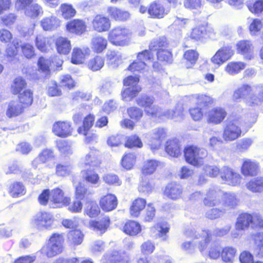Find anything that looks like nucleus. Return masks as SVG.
Returning <instances> with one entry per match:
<instances>
[{"mask_svg":"<svg viewBox=\"0 0 263 263\" xmlns=\"http://www.w3.org/2000/svg\"><path fill=\"white\" fill-rule=\"evenodd\" d=\"M169 12L159 1L152 3L148 9V13L153 18H161Z\"/></svg>","mask_w":263,"mask_h":263,"instance_id":"nucleus-18","label":"nucleus"},{"mask_svg":"<svg viewBox=\"0 0 263 263\" xmlns=\"http://www.w3.org/2000/svg\"><path fill=\"white\" fill-rule=\"evenodd\" d=\"M247 188L253 193L263 191V177H256L251 179L246 184Z\"/></svg>","mask_w":263,"mask_h":263,"instance_id":"nucleus-36","label":"nucleus"},{"mask_svg":"<svg viewBox=\"0 0 263 263\" xmlns=\"http://www.w3.org/2000/svg\"><path fill=\"white\" fill-rule=\"evenodd\" d=\"M131 35L130 31L127 28L118 26L111 29L108 34L109 41L116 46H124L128 44L127 39Z\"/></svg>","mask_w":263,"mask_h":263,"instance_id":"nucleus-6","label":"nucleus"},{"mask_svg":"<svg viewBox=\"0 0 263 263\" xmlns=\"http://www.w3.org/2000/svg\"><path fill=\"white\" fill-rule=\"evenodd\" d=\"M166 152L172 157H178L181 154L180 144L176 140H172L167 142Z\"/></svg>","mask_w":263,"mask_h":263,"instance_id":"nucleus-37","label":"nucleus"},{"mask_svg":"<svg viewBox=\"0 0 263 263\" xmlns=\"http://www.w3.org/2000/svg\"><path fill=\"white\" fill-rule=\"evenodd\" d=\"M107 44V40L100 35L94 36L91 41V48L94 52L97 53L102 52L106 49Z\"/></svg>","mask_w":263,"mask_h":263,"instance_id":"nucleus-29","label":"nucleus"},{"mask_svg":"<svg viewBox=\"0 0 263 263\" xmlns=\"http://www.w3.org/2000/svg\"><path fill=\"white\" fill-rule=\"evenodd\" d=\"M54 221V218L51 213L43 211L34 216L31 223L37 230H44L51 229Z\"/></svg>","mask_w":263,"mask_h":263,"instance_id":"nucleus-7","label":"nucleus"},{"mask_svg":"<svg viewBox=\"0 0 263 263\" xmlns=\"http://www.w3.org/2000/svg\"><path fill=\"white\" fill-rule=\"evenodd\" d=\"M43 13L42 7L37 4H32L28 6L25 9V14L26 16L35 18L39 16L42 15Z\"/></svg>","mask_w":263,"mask_h":263,"instance_id":"nucleus-43","label":"nucleus"},{"mask_svg":"<svg viewBox=\"0 0 263 263\" xmlns=\"http://www.w3.org/2000/svg\"><path fill=\"white\" fill-rule=\"evenodd\" d=\"M141 88L138 85H135L124 89L122 92V100L124 101H130L133 100L141 91Z\"/></svg>","mask_w":263,"mask_h":263,"instance_id":"nucleus-38","label":"nucleus"},{"mask_svg":"<svg viewBox=\"0 0 263 263\" xmlns=\"http://www.w3.org/2000/svg\"><path fill=\"white\" fill-rule=\"evenodd\" d=\"M184 235L186 238L192 239V241H185L181 245V249L189 254L195 253L196 248L203 254L212 240V234L208 230L197 232L189 229L184 232Z\"/></svg>","mask_w":263,"mask_h":263,"instance_id":"nucleus-1","label":"nucleus"},{"mask_svg":"<svg viewBox=\"0 0 263 263\" xmlns=\"http://www.w3.org/2000/svg\"><path fill=\"white\" fill-rule=\"evenodd\" d=\"M64 238L62 234H53L41 249V253L48 258L53 257L62 253Z\"/></svg>","mask_w":263,"mask_h":263,"instance_id":"nucleus-3","label":"nucleus"},{"mask_svg":"<svg viewBox=\"0 0 263 263\" xmlns=\"http://www.w3.org/2000/svg\"><path fill=\"white\" fill-rule=\"evenodd\" d=\"M104 64V59L98 55L89 60L87 64L89 69L93 71L100 70L103 67Z\"/></svg>","mask_w":263,"mask_h":263,"instance_id":"nucleus-53","label":"nucleus"},{"mask_svg":"<svg viewBox=\"0 0 263 263\" xmlns=\"http://www.w3.org/2000/svg\"><path fill=\"white\" fill-rule=\"evenodd\" d=\"M68 239L72 245H78L83 241V234L79 230L71 231L68 234Z\"/></svg>","mask_w":263,"mask_h":263,"instance_id":"nucleus-50","label":"nucleus"},{"mask_svg":"<svg viewBox=\"0 0 263 263\" xmlns=\"http://www.w3.org/2000/svg\"><path fill=\"white\" fill-rule=\"evenodd\" d=\"M182 189L180 185L171 183L168 184L164 191V195L170 199L176 200L181 197Z\"/></svg>","mask_w":263,"mask_h":263,"instance_id":"nucleus-23","label":"nucleus"},{"mask_svg":"<svg viewBox=\"0 0 263 263\" xmlns=\"http://www.w3.org/2000/svg\"><path fill=\"white\" fill-rule=\"evenodd\" d=\"M100 213V210L98 205L93 201H89L84 209V214L90 217H96Z\"/></svg>","mask_w":263,"mask_h":263,"instance_id":"nucleus-47","label":"nucleus"},{"mask_svg":"<svg viewBox=\"0 0 263 263\" xmlns=\"http://www.w3.org/2000/svg\"><path fill=\"white\" fill-rule=\"evenodd\" d=\"M207 151L203 148L191 145L184 149V156L186 162L194 166L202 164V159L207 156Z\"/></svg>","mask_w":263,"mask_h":263,"instance_id":"nucleus-5","label":"nucleus"},{"mask_svg":"<svg viewBox=\"0 0 263 263\" xmlns=\"http://www.w3.org/2000/svg\"><path fill=\"white\" fill-rule=\"evenodd\" d=\"M159 164V162L154 159H148L143 162L141 172L143 175L153 174Z\"/></svg>","mask_w":263,"mask_h":263,"instance_id":"nucleus-39","label":"nucleus"},{"mask_svg":"<svg viewBox=\"0 0 263 263\" xmlns=\"http://www.w3.org/2000/svg\"><path fill=\"white\" fill-rule=\"evenodd\" d=\"M94 119V116L91 115H89L85 117L83 121V126L79 127L78 129V133L87 136L89 129L93 124Z\"/></svg>","mask_w":263,"mask_h":263,"instance_id":"nucleus-56","label":"nucleus"},{"mask_svg":"<svg viewBox=\"0 0 263 263\" xmlns=\"http://www.w3.org/2000/svg\"><path fill=\"white\" fill-rule=\"evenodd\" d=\"M207 29L204 25L199 26L194 28L191 33L190 37L195 40H200L206 37Z\"/></svg>","mask_w":263,"mask_h":263,"instance_id":"nucleus-54","label":"nucleus"},{"mask_svg":"<svg viewBox=\"0 0 263 263\" xmlns=\"http://www.w3.org/2000/svg\"><path fill=\"white\" fill-rule=\"evenodd\" d=\"M130 257L124 252L114 251L108 255L103 263H129Z\"/></svg>","mask_w":263,"mask_h":263,"instance_id":"nucleus-20","label":"nucleus"},{"mask_svg":"<svg viewBox=\"0 0 263 263\" xmlns=\"http://www.w3.org/2000/svg\"><path fill=\"white\" fill-rule=\"evenodd\" d=\"M19 102L25 106L30 105L33 102V92L30 89H24L18 95Z\"/></svg>","mask_w":263,"mask_h":263,"instance_id":"nucleus-52","label":"nucleus"},{"mask_svg":"<svg viewBox=\"0 0 263 263\" xmlns=\"http://www.w3.org/2000/svg\"><path fill=\"white\" fill-rule=\"evenodd\" d=\"M247 6L253 13L258 14L263 11V0L249 1L247 3Z\"/></svg>","mask_w":263,"mask_h":263,"instance_id":"nucleus-55","label":"nucleus"},{"mask_svg":"<svg viewBox=\"0 0 263 263\" xmlns=\"http://www.w3.org/2000/svg\"><path fill=\"white\" fill-rule=\"evenodd\" d=\"M152 62V55L147 50L139 52L137 55V61L133 62L128 67L132 71H141L147 70V65Z\"/></svg>","mask_w":263,"mask_h":263,"instance_id":"nucleus-9","label":"nucleus"},{"mask_svg":"<svg viewBox=\"0 0 263 263\" xmlns=\"http://www.w3.org/2000/svg\"><path fill=\"white\" fill-rule=\"evenodd\" d=\"M60 20L55 16L45 17L41 21V25L45 31L55 30L60 26Z\"/></svg>","mask_w":263,"mask_h":263,"instance_id":"nucleus-28","label":"nucleus"},{"mask_svg":"<svg viewBox=\"0 0 263 263\" xmlns=\"http://www.w3.org/2000/svg\"><path fill=\"white\" fill-rule=\"evenodd\" d=\"M26 83L22 77L16 78L11 86V91L14 95L20 94L26 89Z\"/></svg>","mask_w":263,"mask_h":263,"instance_id":"nucleus-44","label":"nucleus"},{"mask_svg":"<svg viewBox=\"0 0 263 263\" xmlns=\"http://www.w3.org/2000/svg\"><path fill=\"white\" fill-rule=\"evenodd\" d=\"M106 58L109 64L116 66L122 62V56L121 54L117 51L108 50L106 53Z\"/></svg>","mask_w":263,"mask_h":263,"instance_id":"nucleus-51","label":"nucleus"},{"mask_svg":"<svg viewBox=\"0 0 263 263\" xmlns=\"http://www.w3.org/2000/svg\"><path fill=\"white\" fill-rule=\"evenodd\" d=\"M84 180L86 183L92 185L97 184L100 181L99 175L91 170H84L81 172Z\"/></svg>","mask_w":263,"mask_h":263,"instance_id":"nucleus-42","label":"nucleus"},{"mask_svg":"<svg viewBox=\"0 0 263 263\" xmlns=\"http://www.w3.org/2000/svg\"><path fill=\"white\" fill-rule=\"evenodd\" d=\"M85 22L81 20H74L69 22L67 25V30L71 33L77 34H82L86 29Z\"/></svg>","mask_w":263,"mask_h":263,"instance_id":"nucleus-27","label":"nucleus"},{"mask_svg":"<svg viewBox=\"0 0 263 263\" xmlns=\"http://www.w3.org/2000/svg\"><path fill=\"white\" fill-rule=\"evenodd\" d=\"M154 99L153 97L147 95H142L136 99V102L138 105L143 107L144 110L148 108L153 105Z\"/></svg>","mask_w":263,"mask_h":263,"instance_id":"nucleus-62","label":"nucleus"},{"mask_svg":"<svg viewBox=\"0 0 263 263\" xmlns=\"http://www.w3.org/2000/svg\"><path fill=\"white\" fill-rule=\"evenodd\" d=\"M52 130L59 137H66L71 134L72 128L68 122L58 121L53 125Z\"/></svg>","mask_w":263,"mask_h":263,"instance_id":"nucleus-17","label":"nucleus"},{"mask_svg":"<svg viewBox=\"0 0 263 263\" xmlns=\"http://www.w3.org/2000/svg\"><path fill=\"white\" fill-rule=\"evenodd\" d=\"M193 99L196 100L198 106L203 108L208 104L213 103L212 99L210 97L204 95H196L193 97Z\"/></svg>","mask_w":263,"mask_h":263,"instance_id":"nucleus-61","label":"nucleus"},{"mask_svg":"<svg viewBox=\"0 0 263 263\" xmlns=\"http://www.w3.org/2000/svg\"><path fill=\"white\" fill-rule=\"evenodd\" d=\"M146 203V200L143 198H138L135 199L130 208L131 216L134 217H138L141 211L145 208Z\"/></svg>","mask_w":263,"mask_h":263,"instance_id":"nucleus-32","label":"nucleus"},{"mask_svg":"<svg viewBox=\"0 0 263 263\" xmlns=\"http://www.w3.org/2000/svg\"><path fill=\"white\" fill-rule=\"evenodd\" d=\"M164 119H171L179 121L183 118V108L181 105L178 106L175 110H164Z\"/></svg>","mask_w":263,"mask_h":263,"instance_id":"nucleus-45","label":"nucleus"},{"mask_svg":"<svg viewBox=\"0 0 263 263\" xmlns=\"http://www.w3.org/2000/svg\"><path fill=\"white\" fill-rule=\"evenodd\" d=\"M109 224L110 220L109 217L105 216L99 221L92 220L90 221L89 227L93 230L102 234L106 231Z\"/></svg>","mask_w":263,"mask_h":263,"instance_id":"nucleus-25","label":"nucleus"},{"mask_svg":"<svg viewBox=\"0 0 263 263\" xmlns=\"http://www.w3.org/2000/svg\"><path fill=\"white\" fill-rule=\"evenodd\" d=\"M135 161V155L133 154H128L125 155L123 157L122 160V165L125 168L129 170L133 167Z\"/></svg>","mask_w":263,"mask_h":263,"instance_id":"nucleus-63","label":"nucleus"},{"mask_svg":"<svg viewBox=\"0 0 263 263\" xmlns=\"http://www.w3.org/2000/svg\"><path fill=\"white\" fill-rule=\"evenodd\" d=\"M123 231L128 235L135 236L141 231V228L138 222L131 220L125 224L123 227Z\"/></svg>","mask_w":263,"mask_h":263,"instance_id":"nucleus-41","label":"nucleus"},{"mask_svg":"<svg viewBox=\"0 0 263 263\" xmlns=\"http://www.w3.org/2000/svg\"><path fill=\"white\" fill-rule=\"evenodd\" d=\"M220 177L226 183L233 186L239 184L241 181L240 175L228 166L221 168Z\"/></svg>","mask_w":263,"mask_h":263,"instance_id":"nucleus-12","label":"nucleus"},{"mask_svg":"<svg viewBox=\"0 0 263 263\" xmlns=\"http://www.w3.org/2000/svg\"><path fill=\"white\" fill-rule=\"evenodd\" d=\"M258 171V164L250 159L244 160L241 167L242 173L245 176H255Z\"/></svg>","mask_w":263,"mask_h":263,"instance_id":"nucleus-24","label":"nucleus"},{"mask_svg":"<svg viewBox=\"0 0 263 263\" xmlns=\"http://www.w3.org/2000/svg\"><path fill=\"white\" fill-rule=\"evenodd\" d=\"M99 203L103 211L109 212L116 208L118 200L115 195L108 194L100 198Z\"/></svg>","mask_w":263,"mask_h":263,"instance_id":"nucleus-16","label":"nucleus"},{"mask_svg":"<svg viewBox=\"0 0 263 263\" xmlns=\"http://www.w3.org/2000/svg\"><path fill=\"white\" fill-rule=\"evenodd\" d=\"M258 86L252 87L248 84L242 85L234 91L232 96L233 100L238 102L240 99L245 98L246 104L249 106L258 105L259 104L254 103L249 104L247 102L248 100L251 98L254 97L255 99H257L259 97L256 92V88Z\"/></svg>","mask_w":263,"mask_h":263,"instance_id":"nucleus-8","label":"nucleus"},{"mask_svg":"<svg viewBox=\"0 0 263 263\" xmlns=\"http://www.w3.org/2000/svg\"><path fill=\"white\" fill-rule=\"evenodd\" d=\"M239 200L234 193L223 192L220 190H210L203 199L205 205L214 206L221 204L226 212L235 208Z\"/></svg>","mask_w":263,"mask_h":263,"instance_id":"nucleus-2","label":"nucleus"},{"mask_svg":"<svg viewBox=\"0 0 263 263\" xmlns=\"http://www.w3.org/2000/svg\"><path fill=\"white\" fill-rule=\"evenodd\" d=\"M242 123L240 117L234 115L230 116L222 134V138L226 142L234 141L241 136Z\"/></svg>","mask_w":263,"mask_h":263,"instance_id":"nucleus-4","label":"nucleus"},{"mask_svg":"<svg viewBox=\"0 0 263 263\" xmlns=\"http://www.w3.org/2000/svg\"><path fill=\"white\" fill-rule=\"evenodd\" d=\"M35 45L39 50L45 52L50 47V39L40 35H38L36 37Z\"/></svg>","mask_w":263,"mask_h":263,"instance_id":"nucleus-49","label":"nucleus"},{"mask_svg":"<svg viewBox=\"0 0 263 263\" xmlns=\"http://www.w3.org/2000/svg\"><path fill=\"white\" fill-rule=\"evenodd\" d=\"M236 253L237 251L234 248L226 247L221 251V259L224 263H233Z\"/></svg>","mask_w":263,"mask_h":263,"instance_id":"nucleus-33","label":"nucleus"},{"mask_svg":"<svg viewBox=\"0 0 263 263\" xmlns=\"http://www.w3.org/2000/svg\"><path fill=\"white\" fill-rule=\"evenodd\" d=\"M168 43L166 39L164 36H162L154 39L149 45V49L151 50L157 51L160 50L163 48L167 47Z\"/></svg>","mask_w":263,"mask_h":263,"instance_id":"nucleus-48","label":"nucleus"},{"mask_svg":"<svg viewBox=\"0 0 263 263\" xmlns=\"http://www.w3.org/2000/svg\"><path fill=\"white\" fill-rule=\"evenodd\" d=\"M89 54L90 50L88 47L74 48L71 54V63L74 64H82Z\"/></svg>","mask_w":263,"mask_h":263,"instance_id":"nucleus-21","label":"nucleus"},{"mask_svg":"<svg viewBox=\"0 0 263 263\" xmlns=\"http://www.w3.org/2000/svg\"><path fill=\"white\" fill-rule=\"evenodd\" d=\"M23 110V107L18 101H12L10 102L6 111L7 116L11 118L21 114Z\"/></svg>","mask_w":263,"mask_h":263,"instance_id":"nucleus-34","label":"nucleus"},{"mask_svg":"<svg viewBox=\"0 0 263 263\" xmlns=\"http://www.w3.org/2000/svg\"><path fill=\"white\" fill-rule=\"evenodd\" d=\"M98 153L95 149H90L81 159L83 167H98L100 161L98 158Z\"/></svg>","mask_w":263,"mask_h":263,"instance_id":"nucleus-19","label":"nucleus"},{"mask_svg":"<svg viewBox=\"0 0 263 263\" xmlns=\"http://www.w3.org/2000/svg\"><path fill=\"white\" fill-rule=\"evenodd\" d=\"M60 9L62 16L65 19L73 17L76 13V10L70 4H63L61 5Z\"/></svg>","mask_w":263,"mask_h":263,"instance_id":"nucleus-57","label":"nucleus"},{"mask_svg":"<svg viewBox=\"0 0 263 263\" xmlns=\"http://www.w3.org/2000/svg\"><path fill=\"white\" fill-rule=\"evenodd\" d=\"M9 192L13 197L23 195L25 193V187L21 182H16L10 186Z\"/></svg>","mask_w":263,"mask_h":263,"instance_id":"nucleus-59","label":"nucleus"},{"mask_svg":"<svg viewBox=\"0 0 263 263\" xmlns=\"http://www.w3.org/2000/svg\"><path fill=\"white\" fill-rule=\"evenodd\" d=\"M184 58L189 63L186 65V68H191L197 61L198 58V53L194 50H188L184 53Z\"/></svg>","mask_w":263,"mask_h":263,"instance_id":"nucleus-60","label":"nucleus"},{"mask_svg":"<svg viewBox=\"0 0 263 263\" xmlns=\"http://www.w3.org/2000/svg\"><path fill=\"white\" fill-rule=\"evenodd\" d=\"M252 217L251 214L248 213H243L240 214L238 218L235 223V229L237 231H245L249 227H251Z\"/></svg>","mask_w":263,"mask_h":263,"instance_id":"nucleus-26","label":"nucleus"},{"mask_svg":"<svg viewBox=\"0 0 263 263\" xmlns=\"http://www.w3.org/2000/svg\"><path fill=\"white\" fill-rule=\"evenodd\" d=\"M254 239L256 246V253L259 256L263 257V234H257L254 236Z\"/></svg>","mask_w":263,"mask_h":263,"instance_id":"nucleus-64","label":"nucleus"},{"mask_svg":"<svg viewBox=\"0 0 263 263\" xmlns=\"http://www.w3.org/2000/svg\"><path fill=\"white\" fill-rule=\"evenodd\" d=\"M238 53L243 54L247 59H251L253 57V46L250 41L242 40L236 44Z\"/></svg>","mask_w":263,"mask_h":263,"instance_id":"nucleus-22","label":"nucleus"},{"mask_svg":"<svg viewBox=\"0 0 263 263\" xmlns=\"http://www.w3.org/2000/svg\"><path fill=\"white\" fill-rule=\"evenodd\" d=\"M91 26L93 30L100 33L108 31L110 28L111 23L108 17L97 14L93 17Z\"/></svg>","mask_w":263,"mask_h":263,"instance_id":"nucleus-11","label":"nucleus"},{"mask_svg":"<svg viewBox=\"0 0 263 263\" xmlns=\"http://www.w3.org/2000/svg\"><path fill=\"white\" fill-rule=\"evenodd\" d=\"M53 157V153L51 149H46L32 161V165L36 168L39 164L44 163Z\"/></svg>","mask_w":263,"mask_h":263,"instance_id":"nucleus-40","label":"nucleus"},{"mask_svg":"<svg viewBox=\"0 0 263 263\" xmlns=\"http://www.w3.org/2000/svg\"><path fill=\"white\" fill-rule=\"evenodd\" d=\"M234 53V51L232 47L230 46H223L211 58V61L213 64L219 66L229 60Z\"/></svg>","mask_w":263,"mask_h":263,"instance_id":"nucleus-10","label":"nucleus"},{"mask_svg":"<svg viewBox=\"0 0 263 263\" xmlns=\"http://www.w3.org/2000/svg\"><path fill=\"white\" fill-rule=\"evenodd\" d=\"M57 146L61 153L68 155L72 153L71 144L65 140H60L57 141Z\"/></svg>","mask_w":263,"mask_h":263,"instance_id":"nucleus-58","label":"nucleus"},{"mask_svg":"<svg viewBox=\"0 0 263 263\" xmlns=\"http://www.w3.org/2000/svg\"><path fill=\"white\" fill-rule=\"evenodd\" d=\"M167 136V132L164 128H157L153 129L148 144L152 150L159 148L162 141Z\"/></svg>","mask_w":263,"mask_h":263,"instance_id":"nucleus-13","label":"nucleus"},{"mask_svg":"<svg viewBox=\"0 0 263 263\" xmlns=\"http://www.w3.org/2000/svg\"><path fill=\"white\" fill-rule=\"evenodd\" d=\"M246 64L242 62H230L224 68L225 71L230 75H235L246 67Z\"/></svg>","mask_w":263,"mask_h":263,"instance_id":"nucleus-31","label":"nucleus"},{"mask_svg":"<svg viewBox=\"0 0 263 263\" xmlns=\"http://www.w3.org/2000/svg\"><path fill=\"white\" fill-rule=\"evenodd\" d=\"M227 115L224 108L216 107L209 110L205 114V117L208 123L218 124L225 119Z\"/></svg>","mask_w":263,"mask_h":263,"instance_id":"nucleus-14","label":"nucleus"},{"mask_svg":"<svg viewBox=\"0 0 263 263\" xmlns=\"http://www.w3.org/2000/svg\"><path fill=\"white\" fill-rule=\"evenodd\" d=\"M51 201L50 206L53 208L61 207L69 201V199L64 196L63 191L60 188L54 189L50 192Z\"/></svg>","mask_w":263,"mask_h":263,"instance_id":"nucleus-15","label":"nucleus"},{"mask_svg":"<svg viewBox=\"0 0 263 263\" xmlns=\"http://www.w3.org/2000/svg\"><path fill=\"white\" fill-rule=\"evenodd\" d=\"M158 237L162 239V240H166L168 236L167 234L170 230V226L167 222L158 223L154 227Z\"/></svg>","mask_w":263,"mask_h":263,"instance_id":"nucleus-46","label":"nucleus"},{"mask_svg":"<svg viewBox=\"0 0 263 263\" xmlns=\"http://www.w3.org/2000/svg\"><path fill=\"white\" fill-rule=\"evenodd\" d=\"M107 12L111 17L116 21H125L130 17V14L127 11L121 10L114 7H108Z\"/></svg>","mask_w":263,"mask_h":263,"instance_id":"nucleus-30","label":"nucleus"},{"mask_svg":"<svg viewBox=\"0 0 263 263\" xmlns=\"http://www.w3.org/2000/svg\"><path fill=\"white\" fill-rule=\"evenodd\" d=\"M57 49L60 54H66L71 49V44L70 41L65 37H59L55 42Z\"/></svg>","mask_w":263,"mask_h":263,"instance_id":"nucleus-35","label":"nucleus"}]
</instances>
